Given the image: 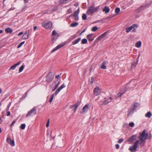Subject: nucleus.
I'll return each mask as SVG.
<instances>
[{
	"mask_svg": "<svg viewBox=\"0 0 152 152\" xmlns=\"http://www.w3.org/2000/svg\"><path fill=\"white\" fill-rule=\"evenodd\" d=\"M148 133H146V131L145 129L141 133H140V135L138 137L140 140V145L141 147L144 146L145 142V140L151 138L150 135L148 136Z\"/></svg>",
	"mask_w": 152,
	"mask_h": 152,
	"instance_id": "obj_1",
	"label": "nucleus"
},
{
	"mask_svg": "<svg viewBox=\"0 0 152 152\" xmlns=\"http://www.w3.org/2000/svg\"><path fill=\"white\" fill-rule=\"evenodd\" d=\"M140 141L139 140H137L134 143V145L130 146L129 149V150L131 152H135L137 150V149L138 147V145L140 144Z\"/></svg>",
	"mask_w": 152,
	"mask_h": 152,
	"instance_id": "obj_2",
	"label": "nucleus"
},
{
	"mask_svg": "<svg viewBox=\"0 0 152 152\" xmlns=\"http://www.w3.org/2000/svg\"><path fill=\"white\" fill-rule=\"evenodd\" d=\"M97 10V7H95L94 6H91L88 8L86 12L87 15H90L94 14Z\"/></svg>",
	"mask_w": 152,
	"mask_h": 152,
	"instance_id": "obj_3",
	"label": "nucleus"
},
{
	"mask_svg": "<svg viewBox=\"0 0 152 152\" xmlns=\"http://www.w3.org/2000/svg\"><path fill=\"white\" fill-rule=\"evenodd\" d=\"M54 75L51 72H50L46 76V81L49 83L53 79Z\"/></svg>",
	"mask_w": 152,
	"mask_h": 152,
	"instance_id": "obj_4",
	"label": "nucleus"
},
{
	"mask_svg": "<svg viewBox=\"0 0 152 152\" xmlns=\"http://www.w3.org/2000/svg\"><path fill=\"white\" fill-rule=\"evenodd\" d=\"M66 42H64L59 44L56 47L53 48L51 51V53H53L60 48L63 47L66 45Z\"/></svg>",
	"mask_w": 152,
	"mask_h": 152,
	"instance_id": "obj_5",
	"label": "nucleus"
},
{
	"mask_svg": "<svg viewBox=\"0 0 152 152\" xmlns=\"http://www.w3.org/2000/svg\"><path fill=\"white\" fill-rule=\"evenodd\" d=\"M80 12V9L78 8L77 10L75 11L73 15L72 14L71 15L69 16V17L71 16H73L75 18V20L76 21H77L79 19V17H78V15Z\"/></svg>",
	"mask_w": 152,
	"mask_h": 152,
	"instance_id": "obj_6",
	"label": "nucleus"
},
{
	"mask_svg": "<svg viewBox=\"0 0 152 152\" xmlns=\"http://www.w3.org/2000/svg\"><path fill=\"white\" fill-rule=\"evenodd\" d=\"M36 114V109L34 107L29 111L26 115V117H28L32 115H35Z\"/></svg>",
	"mask_w": 152,
	"mask_h": 152,
	"instance_id": "obj_7",
	"label": "nucleus"
},
{
	"mask_svg": "<svg viewBox=\"0 0 152 152\" xmlns=\"http://www.w3.org/2000/svg\"><path fill=\"white\" fill-rule=\"evenodd\" d=\"M59 36V35L58 33H56V31L54 30L53 31L52 40L53 42H54Z\"/></svg>",
	"mask_w": 152,
	"mask_h": 152,
	"instance_id": "obj_8",
	"label": "nucleus"
},
{
	"mask_svg": "<svg viewBox=\"0 0 152 152\" xmlns=\"http://www.w3.org/2000/svg\"><path fill=\"white\" fill-rule=\"evenodd\" d=\"M42 26L47 29H50L52 27V23L51 22H49L43 24Z\"/></svg>",
	"mask_w": 152,
	"mask_h": 152,
	"instance_id": "obj_9",
	"label": "nucleus"
},
{
	"mask_svg": "<svg viewBox=\"0 0 152 152\" xmlns=\"http://www.w3.org/2000/svg\"><path fill=\"white\" fill-rule=\"evenodd\" d=\"M89 109V105L87 104L85 105L81 110L80 113L81 114H83L87 112Z\"/></svg>",
	"mask_w": 152,
	"mask_h": 152,
	"instance_id": "obj_10",
	"label": "nucleus"
},
{
	"mask_svg": "<svg viewBox=\"0 0 152 152\" xmlns=\"http://www.w3.org/2000/svg\"><path fill=\"white\" fill-rule=\"evenodd\" d=\"M94 94L95 96H97L99 95L101 93V90L98 87L95 88L94 90Z\"/></svg>",
	"mask_w": 152,
	"mask_h": 152,
	"instance_id": "obj_11",
	"label": "nucleus"
},
{
	"mask_svg": "<svg viewBox=\"0 0 152 152\" xmlns=\"http://www.w3.org/2000/svg\"><path fill=\"white\" fill-rule=\"evenodd\" d=\"M29 32V30L26 31L22 36V39H27L28 37Z\"/></svg>",
	"mask_w": 152,
	"mask_h": 152,
	"instance_id": "obj_12",
	"label": "nucleus"
},
{
	"mask_svg": "<svg viewBox=\"0 0 152 152\" xmlns=\"http://www.w3.org/2000/svg\"><path fill=\"white\" fill-rule=\"evenodd\" d=\"M137 137V134L133 135L131 137L129 138L127 141L130 142H132L136 140Z\"/></svg>",
	"mask_w": 152,
	"mask_h": 152,
	"instance_id": "obj_13",
	"label": "nucleus"
},
{
	"mask_svg": "<svg viewBox=\"0 0 152 152\" xmlns=\"http://www.w3.org/2000/svg\"><path fill=\"white\" fill-rule=\"evenodd\" d=\"M137 25L134 24L132 25V26H130V27H129L128 28H126V31L127 33H128L132 29H133L134 27H137Z\"/></svg>",
	"mask_w": 152,
	"mask_h": 152,
	"instance_id": "obj_14",
	"label": "nucleus"
},
{
	"mask_svg": "<svg viewBox=\"0 0 152 152\" xmlns=\"http://www.w3.org/2000/svg\"><path fill=\"white\" fill-rule=\"evenodd\" d=\"M7 141L8 143L10 144L12 146H13L15 145V142L14 140H12L10 138H7Z\"/></svg>",
	"mask_w": 152,
	"mask_h": 152,
	"instance_id": "obj_15",
	"label": "nucleus"
},
{
	"mask_svg": "<svg viewBox=\"0 0 152 152\" xmlns=\"http://www.w3.org/2000/svg\"><path fill=\"white\" fill-rule=\"evenodd\" d=\"M108 64V62L104 61L102 64L100 68L102 69H106V65Z\"/></svg>",
	"mask_w": 152,
	"mask_h": 152,
	"instance_id": "obj_16",
	"label": "nucleus"
},
{
	"mask_svg": "<svg viewBox=\"0 0 152 152\" xmlns=\"http://www.w3.org/2000/svg\"><path fill=\"white\" fill-rule=\"evenodd\" d=\"M65 87V86L64 84L62 85L58 89H57L56 91L55 92V95L57 94L61 90Z\"/></svg>",
	"mask_w": 152,
	"mask_h": 152,
	"instance_id": "obj_17",
	"label": "nucleus"
},
{
	"mask_svg": "<svg viewBox=\"0 0 152 152\" xmlns=\"http://www.w3.org/2000/svg\"><path fill=\"white\" fill-rule=\"evenodd\" d=\"M92 35V34H90L88 35L87 36V38L89 42H92L94 40L93 38H91Z\"/></svg>",
	"mask_w": 152,
	"mask_h": 152,
	"instance_id": "obj_18",
	"label": "nucleus"
},
{
	"mask_svg": "<svg viewBox=\"0 0 152 152\" xmlns=\"http://www.w3.org/2000/svg\"><path fill=\"white\" fill-rule=\"evenodd\" d=\"M110 10L108 7L105 6L104 8L102 9L103 12H105V13H107L109 12L110 11Z\"/></svg>",
	"mask_w": 152,
	"mask_h": 152,
	"instance_id": "obj_19",
	"label": "nucleus"
},
{
	"mask_svg": "<svg viewBox=\"0 0 152 152\" xmlns=\"http://www.w3.org/2000/svg\"><path fill=\"white\" fill-rule=\"evenodd\" d=\"M20 62H19L17 64H15L14 65L11 66L10 68V69L14 70L17 66L20 64Z\"/></svg>",
	"mask_w": 152,
	"mask_h": 152,
	"instance_id": "obj_20",
	"label": "nucleus"
},
{
	"mask_svg": "<svg viewBox=\"0 0 152 152\" xmlns=\"http://www.w3.org/2000/svg\"><path fill=\"white\" fill-rule=\"evenodd\" d=\"M80 101H78L76 104L74 105V106H72V107L75 106V110H77L78 106L80 105Z\"/></svg>",
	"mask_w": 152,
	"mask_h": 152,
	"instance_id": "obj_21",
	"label": "nucleus"
},
{
	"mask_svg": "<svg viewBox=\"0 0 152 152\" xmlns=\"http://www.w3.org/2000/svg\"><path fill=\"white\" fill-rule=\"evenodd\" d=\"M135 110V108H131L129 109V115L132 114L133 113L134 111Z\"/></svg>",
	"mask_w": 152,
	"mask_h": 152,
	"instance_id": "obj_22",
	"label": "nucleus"
},
{
	"mask_svg": "<svg viewBox=\"0 0 152 152\" xmlns=\"http://www.w3.org/2000/svg\"><path fill=\"white\" fill-rule=\"evenodd\" d=\"M5 31L7 33H11L12 32V29L10 28H6L5 30Z\"/></svg>",
	"mask_w": 152,
	"mask_h": 152,
	"instance_id": "obj_23",
	"label": "nucleus"
},
{
	"mask_svg": "<svg viewBox=\"0 0 152 152\" xmlns=\"http://www.w3.org/2000/svg\"><path fill=\"white\" fill-rule=\"evenodd\" d=\"M81 40V38H79L78 39H77L75 40L74 41H73L72 43L73 45H75L77 43H78Z\"/></svg>",
	"mask_w": 152,
	"mask_h": 152,
	"instance_id": "obj_24",
	"label": "nucleus"
},
{
	"mask_svg": "<svg viewBox=\"0 0 152 152\" xmlns=\"http://www.w3.org/2000/svg\"><path fill=\"white\" fill-rule=\"evenodd\" d=\"M141 45V41H138L135 44V46L137 48H140Z\"/></svg>",
	"mask_w": 152,
	"mask_h": 152,
	"instance_id": "obj_25",
	"label": "nucleus"
},
{
	"mask_svg": "<svg viewBox=\"0 0 152 152\" xmlns=\"http://www.w3.org/2000/svg\"><path fill=\"white\" fill-rule=\"evenodd\" d=\"M78 23L76 22H74L71 24L70 26L72 27H75L78 25Z\"/></svg>",
	"mask_w": 152,
	"mask_h": 152,
	"instance_id": "obj_26",
	"label": "nucleus"
},
{
	"mask_svg": "<svg viewBox=\"0 0 152 152\" xmlns=\"http://www.w3.org/2000/svg\"><path fill=\"white\" fill-rule=\"evenodd\" d=\"M152 116V114L150 112H148L145 115V116L146 117L150 118Z\"/></svg>",
	"mask_w": 152,
	"mask_h": 152,
	"instance_id": "obj_27",
	"label": "nucleus"
},
{
	"mask_svg": "<svg viewBox=\"0 0 152 152\" xmlns=\"http://www.w3.org/2000/svg\"><path fill=\"white\" fill-rule=\"evenodd\" d=\"M137 64V63L136 62H133L132 63L131 67L132 68H134L135 67Z\"/></svg>",
	"mask_w": 152,
	"mask_h": 152,
	"instance_id": "obj_28",
	"label": "nucleus"
},
{
	"mask_svg": "<svg viewBox=\"0 0 152 152\" xmlns=\"http://www.w3.org/2000/svg\"><path fill=\"white\" fill-rule=\"evenodd\" d=\"M25 67V66L23 65H22L20 67V68L19 70V72H20L23 70L24 67Z\"/></svg>",
	"mask_w": 152,
	"mask_h": 152,
	"instance_id": "obj_29",
	"label": "nucleus"
},
{
	"mask_svg": "<svg viewBox=\"0 0 152 152\" xmlns=\"http://www.w3.org/2000/svg\"><path fill=\"white\" fill-rule=\"evenodd\" d=\"M139 104L137 102L134 103L133 105V108H135V109L137 108V107L139 105Z\"/></svg>",
	"mask_w": 152,
	"mask_h": 152,
	"instance_id": "obj_30",
	"label": "nucleus"
},
{
	"mask_svg": "<svg viewBox=\"0 0 152 152\" xmlns=\"http://www.w3.org/2000/svg\"><path fill=\"white\" fill-rule=\"evenodd\" d=\"M106 99V98H104L105 100L103 102H104V105H106L108 104L109 102H111V100L110 101H107V100H106L105 99Z\"/></svg>",
	"mask_w": 152,
	"mask_h": 152,
	"instance_id": "obj_31",
	"label": "nucleus"
},
{
	"mask_svg": "<svg viewBox=\"0 0 152 152\" xmlns=\"http://www.w3.org/2000/svg\"><path fill=\"white\" fill-rule=\"evenodd\" d=\"M81 42L83 44H86L87 42V40L86 39H82Z\"/></svg>",
	"mask_w": 152,
	"mask_h": 152,
	"instance_id": "obj_32",
	"label": "nucleus"
},
{
	"mask_svg": "<svg viewBox=\"0 0 152 152\" xmlns=\"http://www.w3.org/2000/svg\"><path fill=\"white\" fill-rule=\"evenodd\" d=\"M98 29V28L96 26H94L93 28H92L91 29V31H96Z\"/></svg>",
	"mask_w": 152,
	"mask_h": 152,
	"instance_id": "obj_33",
	"label": "nucleus"
},
{
	"mask_svg": "<svg viewBox=\"0 0 152 152\" xmlns=\"http://www.w3.org/2000/svg\"><path fill=\"white\" fill-rule=\"evenodd\" d=\"M66 0H60L59 1L60 4H62L66 3Z\"/></svg>",
	"mask_w": 152,
	"mask_h": 152,
	"instance_id": "obj_34",
	"label": "nucleus"
},
{
	"mask_svg": "<svg viewBox=\"0 0 152 152\" xmlns=\"http://www.w3.org/2000/svg\"><path fill=\"white\" fill-rule=\"evenodd\" d=\"M27 7V5L26 4L24 6L23 8L21 9V12H23L24 10H25Z\"/></svg>",
	"mask_w": 152,
	"mask_h": 152,
	"instance_id": "obj_35",
	"label": "nucleus"
},
{
	"mask_svg": "<svg viewBox=\"0 0 152 152\" xmlns=\"http://www.w3.org/2000/svg\"><path fill=\"white\" fill-rule=\"evenodd\" d=\"M120 9L119 8L117 7L115 9V12L118 14L120 12Z\"/></svg>",
	"mask_w": 152,
	"mask_h": 152,
	"instance_id": "obj_36",
	"label": "nucleus"
},
{
	"mask_svg": "<svg viewBox=\"0 0 152 152\" xmlns=\"http://www.w3.org/2000/svg\"><path fill=\"white\" fill-rule=\"evenodd\" d=\"M83 20H86L87 19V17L86 14L83 13L82 16Z\"/></svg>",
	"mask_w": 152,
	"mask_h": 152,
	"instance_id": "obj_37",
	"label": "nucleus"
},
{
	"mask_svg": "<svg viewBox=\"0 0 152 152\" xmlns=\"http://www.w3.org/2000/svg\"><path fill=\"white\" fill-rule=\"evenodd\" d=\"M26 127V125L25 124H21L20 126V128L22 129H25Z\"/></svg>",
	"mask_w": 152,
	"mask_h": 152,
	"instance_id": "obj_38",
	"label": "nucleus"
},
{
	"mask_svg": "<svg viewBox=\"0 0 152 152\" xmlns=\"http://www.w3.org/2000/svg\"><path fill=\"white\" fill-rule=\"evenodd\" d=\"M72 106H74V105H71L70 106V109H72V110L74 111V112L75 113L76 110H75V106L74 107H72Z\"/></svg>",
	"mask_w": 152,
	"mask_h": 152,
	"instance_id": "obj_39",
	"label": "nucleus"
},
{
	"mask_svg": "<svg viewBox=\"0 0 152 152\" xmlns=\"http://www.w3.org/2000/svg\"><path fill=\"white\" fill-rule=\"evenodd\" d=\"M54 94H53L52 95V96H51V97L50 99V100H49V102H50V103L52 102V101H53V98H54Z\"/></svg>",
	"mask_w": 152,
	"mask_h": 152,
	"instance_id": "obj_40",
	"label": "nucleus"
},
{
	"mask_svg": "<svg viewBox=\"0 0 152 152\" xmlns=\"http://www.w3.org/2000/svg\"><path fill=\"white\" fill-rule=\"evenodd\" d=\"M25 43V42H21L19 45L18 46L17 48H20Z\"/></svg>",
	"mask_w": 152,
	"mask_h": 152,
	"instance_id": "obj_41",
	"label": "nucleus"
},
{
	"mask_svg": "<svg viewBox=\"0 0 152 152\" xmlns=\"http://www.w3.org/2000/svg\"><path fill=\"white\" fill-rule=\"evenodd\" d=\"M72 12V10L71 8L67 10V13L69 14H70Z\"/></svg>",
	"mask_w": 152,
	"mask_h": 152,
	"instance_id": "obj_42",
	"label": "nucleus"
},
{
	"mask_svg": "<svg viewBox=\"0 0 152 152\" xmlns=\"http://www.w3.org/2000/svg\"><path fill=\"white\" fill-rule=\"evenodd\" d=\"M129 126L132 127L134 126V124L133 122H131L129 123Z\"/></svg>",
	"mask_w": 152,
	"mask_h": 152,
	"instance_id": "obj_43",
	"label": "nucleus"
},
{
	"mask_svg": "<svg viewBox=\"0 0 152 152\" xmlns=\"http://www.w3.org/2000/svg\"><path fill=\"white\" fill-rule=\"evenodd\" d=\"M50 124V119H48V122H47V123L46 124V126L47 127H48L49 125Z\"/></svg>",
	"mask_w": 152,
	"mask_h": 152,
	"instance_id": "obj_44",
	"label": "nucleus"
},
{
	"mask_svg": "<svg viewBox=\"0 0 152 152\" xmlns=\"http://www.w3.org/2000/svg\"><path fill=\"white\" fill-rule=\"evenodd\" d=\"M124 94V93H121L120 92L118 93L117 94V95L118 97L121 96L123 94Z\"/></svg>",
	"mask_w": 152,
	"mask_h": 152,
	"instance_id": "obj_45",
	"label": "nucleus"
},
{
	"mask_svg": "<svg viewBox=\"0 0 152 152\" xmlns=\"http://www.w3.org/2000/svg\"><path fill=\"white\" fill-rule=\"evenodd\" d=\"M123 141V139H121L120 140H119L118 141V142L120 143H121Z\"/></svg>",
	"mask_w": 152,
	"mask_h": 152,
	"instance_id": "obj_46",
	"label": "nucleus"
},
{
	"mask_svg": "<svg viewBox=\"0 0 152 152\" xmlns=\"http://www.w3.org/2000/svg\"><path fill=\"white\" fill-rule=\"evenodd\" d=\"M102 36L101 35H100V36H99L97 38V39L98 40H100L102 38Z\"/></svg>",
	"mask_w": 152,
	"mask_h": 152,
	"instance_id": "obj_47",
	"label": "nucleus"
},
{
	"mask_svg": "<svg viewBox=\"0 0 152 152\" xmlns=\"http://www.w3.org/2000/svg\"><path fill=\"white\" fill-rule=\"evenodd\" d=\"M56 78L60 79V75H56Z\"/></svg>",
	"mask_w": 152,
	"mask_h": 152,
	"instance_id": "obj_48",
	"label": "nucleus"
},
{
	"mask_svg": "<svg viewBox=\"0 0 152 152\" xmlns=\"http://www.w3.org/2000/svg\"><path fill=\"white\" fill-rule=\"evenodd\" d=\"M15 122H16V121H13L12 122V123H11V125H10V126H11V127H12V126L13 125H14V124L15 123Z\"/></svg>",
	"mask_w": 152,
	"mask_h": 152,
	"instance_id": "obj_49",
	"label": "nucleus"
},
{
	"mask_svg": "<svg viewBox=\"0 0 152 152\" xmlns=\"http://www.w3.org/2000/svg\"><path fill=\"white\" fill-rule=\"evenodd\" d=\"M59 83H60V82L58 81V82L57 84L55 85V87H56V88H57L58 87Z\"/></svg>",
	"mask_w": 152,
	"mask_h": 152,
	"instance_id": "obj_50",
	"label": "nucleus"
},
{
	"mask_svg": "<svg viewBox=\"0 0 152 152\" xmlns=\"http://www.w3.org/2000/svg\"><path fill=\"white\" fill-rule=\"evenodd\" d=\"M115 147L117 149H118L119 148V145L118 144H116L115 145Z\"/></svg>",
	"mask_w": 152,
	"mask_h": 152,
	"instance_id": "obj_51",
	"label": "nucleus"
},
{
	"mask_svg": "<svg viewBox=\"0 0 152 152\" xmlns=\"http://www.w3.org/2000/svg\"><path fill=\"white\" fill-rule=\"evenodd\" d=\"M91 83H93L94 81V78L93 77H91Z\"/></svg>",
	"mask_w": 152,
	"mask_h": 152,
	"instance_id": "obj_52",
	"label": "nucleus"
},
{
	"mask_svg": "<svg viewBox=\"0 0 152 152\" xmlns=\"http://www.w3.org/2000/svg\"><path fill=\"white\" fill-rule=\"evenodd\" d=\"M99 104L100 105H104V102H102V101L100 102H99Z\"/></svg>",
	"mask_w": 152,
	"mask_h": 152,
	"instance_id": "obj_53",
	"label": "nucleus"
},
{
	"mask_svg": "<svg viewBox=\"0 0 152 152\" xmlns=\"http://www.w3.org/2000/svg\"><path fill=\"white\" fill-rule=\"evenodd\" d=\"M10 115V111L7 112V116H9Z\"/></svg>",
	"mask_w": 152,
	"mask_h": 152,
	"instance_id": "obj_54",
	"label": "nucleus"
},
{
	"mask_svg": "<svg viewBox=\"0 0 152 152\" xmlns=\"http://www.w3.org/2000/svg\"><path fill=\"white\" fill-rule=\"evenodd\" d=\"M107 33V32H104V33L103 34L101 35L103 37L105 35V34H106Z\"/></svg>",
	"mask_w": 152,
	"mask_h": 152,
	"instance_id": "obj_55",
	"label": "nucleus"
},
{
	"mask_svg": "<svg viewBox=\"0 0 152 152\" xmlns=\"http://www.w3.org/2000/svg\"><path fill=\"white\" fill-rule=\"evenodd\" d=\"M23 34V32H20L18 34V36H20V35H21L22 34Z\"/></svg>",
	"mask_w": 152,
	"mask_h": 152,
	"instance_id": "obj_56",
	"label": "nucleus"
},
{
	"mask_svg": "<svg viewBox=\"0 0 152 152\" xmlns=\"http://www.w3.org/2000/svg\"><path fill=\"white\" fill-rule=\"evenodd\" d=\"M34 31H35L37 28V26H34Z\"/></svg>",
	"mask_w": 152,
	"mask_h": 152,
	"instance_id": "obj_57",
	"label": "nucleus"
},
{
	"mask_svg": "<svg viewBox=\"0 0 152 152\" xmlns=\"http://www.w3.org/2000/svg\"><path fill=\"white\" fill-rule=\"evenodd\" d=\"M23 0L24 1L25 3H27L28 2V0Z\"/></svg>",
	"mask_w": 152,
	"mask_h": 152,
	"instance_id": "obj_58",
	"label": "nucleus"
},
{
	"mask_svg": "<svg viewBox=\"0 0 152 152\" xmlns=\"http://www.w3.org/2000/svg\"><path fill=\"white\" fill-rule=\"evenodd\" d=\"M86 29H84L82 31V32H81V33H84V32H85V31H86Z\"/></svg>",
	"mask_w": 152,
	"mask_h": 152,
	"instance_id": "obj_59",
	"label": "nucleus"
},
{
	"mask_svg": "<svg viewBox=\"0 0 152 152\" xmlns=\"http://www.w3.org/2000/svg\"><path fill=\"white\" fill-rule=\"evenodd\" d=\"M3 31L2 30H0V34H1L3 33Z\"/></svg>",
	"mask_w": 152,
	"mask_h": 152,
	"instance_id": "obj_60",
	"label": "nucleus"
},
{
	"mask_svg": "<svg viewBox=\"0 0 152 152\" xmlns=\"http://www.w3.org/2000/svg\"><path fill=\"white\" fill-rule=\"evenodd\" d=\"M2 92V91L1 88H0V94H1Z\"/></svg>",
	"mask_w": 152,
	"mask_h": 152,
	"instance_id": "obj_61",
	"label": "nucleus"
},
{
	"mask_svg": "<svg viewBox=\"0 0 152 152\" xmlns=\"http://www.w3.org/2000/svg\"><path fill=\"white\" fill-rule=\"evenodd\" d=\"M78 5V4H75L74 5V6H77Z\"/></svg>",
	"mask_w": 152,
	"mask_h": 152,
	"instance_id": "obj_62",
	"label": "nucleus"
},
{
	"mask_svg": "<svg viewBox=\"0 0 152 152\" xmlns=\"http://www.w3.org/2000/svg\"><path fill=\"white\" fill-rule=\"evenodd\" d=\"M57 88H56V87H55L54 88L53 90V91H54Z\"/></svg>",
	"mask_w": 152,
	"mask_h": 152,
	"instance_id": "obj_63",
	"label": "nucleus"
},
{
	"mask_svg": "<svg viewBox=\"0 0 152 152\" xmlns=\"http://www.w3.org/2000/svg\"><path fill=\"white\" fill-rule=\"evenodd\" d=\"M112 97H110V99L109 100V101H110V100H112Z\"/></svg>",
	"mask_w": 152,
	"mask_h": 152,
	"instance_id": "obj_64",
	"label": "nucleus"
}]
</instances>
